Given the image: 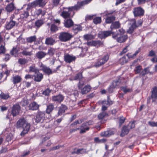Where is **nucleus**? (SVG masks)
<instances>
[{
  "mask_svg": "<svg viewBox=\"0 0 157 157\" xmlns=\"http://www.w3.org/2000/svg\"><path fill=\"white\" fill-rule=\"evenodd\" d=\"M92 0H85L81 2H78L77 5L68 8L61 7L59 11L60 15L64 18H66L69 17L70 12L75 10H78L81 6L87 4L92 1Z\"/></svg>",
  "mask_w": 157,
  "mask_h": 157,
  "instance_id": "1",
  "label": "nucleus"
},
{
  "mask_svg": "<svg viewBox=\"0 0 157 157\" xmlns=\"http://www.w3.org/2000/svg\"><path fill=\"white\" fill-rule=\"evenodd\" d=\"M17 128H21L23 130L20 134L21 136H24L25 134L27 133L30 129V124L26 121L24 118H20L17 122L16 123Z\"/></svg>",
  "mask_w": 157,
  "mask_h": 157,
  "instance_id": "2",
  "label": "nucleus"
},
{
  "mask_svg": "<svg viewBox=\"0 0 157 157\" xmlns=\"http://www.w3.org/2000/svg\"><path fill=\"white\" fill-rule=\"evenodd\" d=\"M119 31L120 33V34H113V38L119 43L125 42L128 38L127 35L124 34L125 32V30L122 29H121L119 30Z\"/></svg>",
  "mask_w": 157,
  "mask_h": 157,
  "instance_id": "3",
  "label": "nucleus"
},
{
  "mask_svg": "<svg viewBox=\"0 0 157 157\" xmlns=\"http://www.w3.org/2000/svg\"><path fill=\"white\" fill-rule=\"evenodd\" d=\"M47 2V0H36L28 5L27 9H30L32 7H35L37 6L43 7Z\"/></svg>",
  "mask_w": 157,
  "mask_h": 157,
  "instance_id": "4",
  "label": "nucleus"
},
{
  "mask_svg": "<svg viewBox=\"0 0 157 157\" xmlns=\"http://www.w3.org/2000/svg\"><path fill=\"white\" fill-rule=\"evenodd\" d=\"M72 37V35L70 33L64 32L60 33L59 39L60 41L65 42L70 40Z\"/></svg>",
  "mask_w": 157,
  "mask_h": 157,
  "instance_id": "5",
  "label": "nucleus"
},
{
  "mask_svg": "<svg viewBox=\"0 0 157 157\" xmlns=\"http://www.w3.org/2000/svg\"><path fill=\"white\" fill-rule=\"evenodd\" d=\"M45 115L44 111H38L36 116L35 122L36 123L43 122L45 118Z\"/></svg>",
  "mask_w": 157,
  "mask_h": 157,
  "instance_id": "6",
  "label": "nucleus"
},
{
  "mask_svg": "<svg viewBox=\"0 0 157 157\" xmlns=\"http://www.w3.org/2000/svg\"><path fill=\"white\" fill-rule=\"evenodd\" d=\"M151 99L153 103L157 101V89H153L151 92V96L148 97L147 98V104L150 103Z\"/></svg>",
  "mask_w": 157,
  "mask_h": 157,
  "instance_id": "7",
  "label": "nucleus"
},
{
  "mask_svg": "<svg viewBox=\"0 0 157 157\" xmlns=\"http://www.w3.org/2000/svg\"><path fill=\"white\" fill-rule=\"evenodd\" d=\"M40 70L42 71L44 73L49 75L53 73L52 71L48 67L41 63L39 65Z\"/></svg>",
  "mask_w": 157,
  "mask_h": 157,
  "instance_id": "8",
  "label": "nucleus"
},
{
  "mask_svg": "<svg viewBox=\"0 0 157 157\" xmlns=\"http://www.w3.org/2000/svg\"><path fill=\"white\" fill-rule=\"evenodd\" d=\"M21 110V107L18 104L13 105L11 108V113L13 117H15L19 114Z\"/></svg>",
  "mask_w": 157,
  "mask_h": 157,
  "instance_id": "9",
  "label": "nucleus"
},
{
  "mask_svg": "<svg viewBox=\"0 0 157 157\" xmlns=\"http://www.w3.org/2000/svg\"><path fill=\"white\" fill-rule=\"evenodd\" d=\"M115 33L112 31L111 30L110 31H104L100 32L98 34V37L101 39L105 38L108 36H110L111 34H115Z\"/></svg>",
  "mask_w": 157,
  "mask_h": 157,
  "instance_id": "10",
  "label": "nucleus"
},
{
  "mask_svg": "<svg viewBox=\"0 0 157 157\" xmlns=\"http://www.w3.org/2000/svg\"><path fill=\"white\" fill-rule=\"evenodd\" d=\"M64 99V96L61 94H59L52 97V101L60 103Z\"/></svg>",
  "mask_w": 157,
  "mask_h": 157,
  "instance_id": "11",
  "label": "nucleus"
},
{
  "mask_svg": "<svg viewBox=\"0 0 157 157\" xmlns=\"http://www.w3.org/2000/svg\"><path fill=\"white\" fill-rule=\"evenodd\" d=\"M76 57L72 55L67 54L64 56V60L67 63H70L75 60Z\"/></svg>",
  "mask_w": 157,
  "mask_h": 157,
  "instance_id": "12",
  "label": "nucleus"
},
{
  "mask_svg": "<svg viewBox=\"0 0 157 157\" xmlns=\"http://www.w3.org/2000/svg\"><path fill=\"white\" fill-rule=\"evenodd\" d=\"M135 17L143 15L144 13V11L140 7H138L134 8L133 11Z\"/></svg>",
  "mask_w": 157,
  "mask_h": 157,
  "instance_id": "13",
  "label": "nucleus"
},
{
  "mask_svg": "<svg viewBox=\"0 0 157 157\" xmlns=\"http://www.w3.org/2000/svg\"><path fill=\"white\" fill-rule=\"evenodd\" d=\"M129 127V125H124L123 126L120 134V136L121 137H124L126 135H127L128 134L130 130Z\"/></svg>",
  "mask_w": 157,
  "mask_h": 157,
  "instance_id": "14",
  "label": "nucleus"
},
{
  "mask_svg": "<svg viewBox=\"0 0 157 157\" xmlns=\"http://www.w3.org/2000/svg\"><path fill=\"white\" fill-rule=\"evenodd\" d=\"M109 56L107 55L104 56L99 60L95 64V66L96 67H99L105 63L108 60Z\"/></svg>",
  "mask_w": 157,
  "mask_h": 157,
  "instance_id": "15",
  "label": "nucleus"
},
{
  "mask_svg": "<svg viewBox=\"0 0 157 157\" xmlns=\"http://www.w3.org/2000/svg\"><path fill=\"white\" fill-rule=\"evenodd\" d=\"M74 151L71 152L72 154H79L86 153L87 152L86 151V149L83 148L81 149H77L76 148L74 149Z\"/></svg>",
  "mask_w": 157,
  "mask_h": 157,
  "instance_id": "16",
  "label": "nucleus"
},
{
  "mask_svg": "<svg viewBox=\"0 0 157 157\" xmlns=\"http://www.w3.org/2000/svg\"><path fill=\"white\" fill-rule=\"evenodd\" d=\"M131 22L132 25L129 28L127 31V33L131 34L134 31V29L136 27L135 20L134 19L131 20Z\"/></svg>",
  "mask_w": 157,
  "mask_h": 157,
  "instance_id": "17",
  "label": "nucleus"
},
{
  "mask_svg": "<svg viewBox=\"0 0 157 157\" xmlns=\"http://www.w3.org/2000/svg\"><path fill=\"white\" fill-rule=\"evenodd\" d=\"M67 109V106L64 105L62 104L59 107V110L58 113V116H61L63 113L65 112V111Z\"/></svg>",
  "mask_w": 157,
  "mask_h": 157,
  "instance_id": "18",
  "label": "nucleus"
},
{
  "mask_svg": "<svg viewBox=\"0 0 157 157\" xmlns=\"http://www.w3.org/2000/svg\"><path fill=\"white\" fill-rule=\"evenodd\" d=\"M34 80L37 82H40L43 78V75L38 71V72L35 73L34 75Z\"/></svg>",
  "mask_w": 157,
  "mask_h": 157,
  "instance_id": "19",
  "label": "nucleus"
},
{
  "mask_svg": "<svg viewBox=\"0 0 157 157\" xmlns=\"http://www.w3.org/2000/svg\"><path fill=\"white\" fill-rule=\"evenodd\" d=\"M40 106L36 102L33 101L29 105V109L32 110H37L39 109Z\"/></svg>",
  "mask_w": 157,
  "mask_h": 157,
  "instance_id": "20",
  "label": "nucleus"
},
{
  "mask_svg": "<svg viewBox=\"0 0 157 157\" xmlns=\"http://www.w3.org/2000/svg\"><path fill=\"white\" fill-rule=\"evenodd\" d=\"M54 109V105L52 103H49L47 105L45 112L47 114H50Z\"/></svg>",
  "mask_w": 157,
  "mask_h": 157,
  "instance_id": "21",
  "label": "nucleus"
},
{
  "mask_svg": "<svg viewBox=\"0 0 157 157\" xmlns=\"http://www.w3.org/2000/svg\"><path fill=\"white\" fill-rule=\"evenodd\" d=\"M55 40L52 37H48L46 39L45 44L48 45H53L55 43Z\"/></svg>",
  "mask_w": 157,
  "mask_h": 157,
  "instance_id": "22",
  "label": "nucleus"
},
{
  "mask_svg": "<svg viewBox=\"0 0 157 157\" xmlns=\"http://www.w3.org/2000/svg\"><path fill=\"white\" fill-rule=\"evenodd\" d=\"M120 27V25L118 21H116L112 24L110 26L111 30L113 31L114 29H117Z\"/></svg>",
  "mask_w": 157,
  "mask_h": 157,
  "instance_id": "23",
  "label": "nucleus"
},
{
  "mask_svg": "<svg viewBox=\"0 0 157 157\" xmlns=\"http://www.w3.org/2000/svg\"><path fill=\"white\" fill-rule=\"evenodd\" d=\"M15 9V6L13 4L11 3L8 5L6 7V10L8 12H10L12 11Z\"/></svg>",
  "mask_w": 157,
  "mask_h": 157,
  "instance_id": "24",
  "label": "nucleus"
},
{
  "mask_svg": "<svg viewBox=\"0 0 157 157\" xmlns=\"http://www.w3.org/2000/svg\"><path fill=\"white\" fill-rule=\"evenodd\" d=\"M73 25V22L72 20L70 19L65 21L64 25L66 28H70Z\"/></svg>",
  "mask_w": 157,
  "mask_h": 157,
  "instance_id": "25",
  "label": "nucleus"
},
{
  "mask_svg": "<svg viewBox=\"0 0 157 157\" xmlns=\"http://www.w3.org/2000/svg\"><path fill=\"white\" fill-rule=\"evenodd\" d=\"M47 54L45 52L42 51H40L36 53V56L38 58L41 59L44 58Z\"/></svg>",
  "mask_w": 157,
  "mask_h": 157,
  "instance_id": "26",
  "label": "nucleus"
},
{
  "mask_svg": "<svg viewBox=\"0 0 157 157\" xmlns=\"http://www.w3.org/2000/svg\"><path fill=\"white\" fill-rule=\"evenodd\" d=\"M15 22L13 21H11L7 23L6 25V29H10L13 28L15 25Z\"/></svg>",
  "mask_w": 157,
  "mask_h": 157,
  "instance_id": "27",
  "label": "nucleus"
},
{
  "mask_svg": "<svg viewBox=\"0 0 157 157\" xmlns=\"http://www.w3.org/2000/svg\"><path fill=\"white\" fill-rule=\"evenodd\" d=\"M82 29V27L80 25H73V30L75 33H77L79 31H81Z\"/></svg>",
  "mask_w": 157,
  "mask_h": 157,
  "instance_id": "28",
  "label": "nucleus"
},
{
  "mask_svg": "<svg viewBox=\"0 0 157 157\" xmlns=\"http://www.w3.org/2000/svg\"><path fill=\"white\" fill-rule=\"evenodd\" d=\"M22 79L21 77L18 75H16L13 77V82L14 84L21 82Z\"/></svg>",
  "mask_w": 157,
  "mask_h": 157,
  "instance_id": "29",
  "label": "nucleus"
},
{
  "mask_svg": "<svg viewBox=\"0 0 157 157\" xmlns=\"http://www.w3.org/2000/svg\"><path fill=\"white\" fill-rule=\"evenodd\" d=\"M39 70L35 67L34 65H33L29 67V71L30 72H33L35 73L38 72Z\"/></svg>",
  "mask_w": 157,
  "mask_h": 157,
  "instance_id": "30",
  "label": "nucleus"
},
{
  "mask_svg": "<svg viewBox=\"0 0 157 157\" xmlns=\"http://www.w3.org/2000/svg\"><path fill=\"white\" fill-rule=\"evenodd\" d=\"M94 123L93 121L92 120H90L86 122L85 123L82 124L81 126V128H83L87 125H91L93 124Z\"/></svg>",
  "mask_w": 157,
  "mask_h": 157,
  "instance_id": "31",
  "label": "nucleus"
},
{
  "mask_svg": "<svg viewBox=\"0 0 157 157\" xmlns=\"http://www.w3.org/2000/svg\"><path fill=\"white\" fill-rule=\"evenodd\" d=\"M120 84V82L118 81H114L112 82V84L110 86V88H114L118 87V86Z\"/></svg>",
  "mask_w": 157,
  "mask_h": 157,
  "instance_id": "32",
  "label": "nucleus"
},
{
  "mask_svg": "<svg viewBox=\"0 0 157 157\" xmlns=\"http://www.w3.org/2000/svg\"><path fill=\"white\" fill-rule=\"evenodd\" d=\"M36 40V36H31L27 38V40L28 42L31 43L35 42Z\"/></svg>",
  "mask_w": 157,
  "mask_h": 157,
  "instance_id": "33",
  "label": "nucleus"
},
{
  "mask_svg": "<svg viewBox=\"0 0 157 157\" xmlns=\"http://www.w3.org/2000/svg\"><path fill=\"white\" fill-rule=\"evenodd\" d=\"M115 19V17L113 16L108 17L106 19L105 21L107 23H110L114 21Z\"/></svg>",
  "mask_w": 157,
  "mask_h": 157,
  "instance_id": "34",
  "label": "nucleus"
},
{
  "mask_svg": "<svg viewBox=\"0 0 157 157\" xmlns=\"http://www.w3.org/2000/svg\"><path fill=\"white\" fill-rule=\"evenodd\" d=\"M92 45L98 47L103 44V43L100 41H93L92 42Z\"/></svg>",
  "mask_w": 157,
  "mask_h": 157,
  "instance_id": "35",
  "label": "nucleus"
},
{
  "mask_svg": "<svg viewBox=\"0 0 157 157\" xmlns=\"http://www.w3.org/2000/svg\"><path fill=\"white\" fill-rule=\"evenodd\" d=\"M29 16V13L27 11H25L20 15L21 17L22 18H26Z\"/></svg>",
  "mask_w": 157,
  "mask_h": 157,
  "instance_id": "36",
  "label": "nucleus"
},
{
  "mask_svg": "<svg viewBox=\"0 0 157 157\" xmlns=\"http://www.w3.org/2000/svg\"><path fill=\"white\" fill-rule=\"evenodd\" d=\"M4 44H2L0 46V54H2L4 53L6 51L5 47V44L4 42Z\"/></svg>",
  "mask_w": 157,
  "mask_h": 157,
  "instance_id": "37",
  "label": "nucleus"
},
{
  "mask_svg": "<svg viewBox=\"0 0 157 157\" xmlns=\"http://www.w3.org/2000/svg\"><path fill=\"white\" fill-rule=\"evenodd\" d=\"M93 22L95 24L100 23L101 22V18L99 17H97L94 18L93 20Z\"/></svg>",
  "mask_w": 157,
  "mask_h": 157,
  "instance_id": "38",
  "label": "nucleus"
},
{
  "mask_svg": "<svg viewBox=\"0 0 157 157\" xmlns=\"http://www.w3.org/2000/svg\"><path fill=\"white\" fill-rule=\"evenodd\" d=\"M18 52V50L16 48H13V49L10 51V54L13 56H16L17 55V53Z\"/></svg>",
  "mask_w": 157,
  "mask_h": 157,
  "instance_id": "39",
  "label": "nucleus"
},
{
  "mask_svg": "<svg viewBox=\"0 0 157 157\" xmlns=\"http://www.w3.org/2000/svg\"><path fill=\"white\" fill-rule=\"evenodd\" d=\"M107 115V113H106L102 112L98 115V118L99 119H102Z\"/></svg>",
  "mask_w": 157,
  "mask_h": 157,
  "instance_id": "40",
  "label": "nucleus"
},
{
  "mask_svg": "<svg viewBox=\"0 0 157 157\" xmlns=\"http://www.w3.org/2000/svg\"><path fill=\"white\" fill-rule=\"evenodd\" d=\"M126 120L125 118L123 116L120 117L119 119V126H121L122 124Z\"/></svg>",
  "mask_w": 157,
  "mask_h": 157,
  "instance_id": "41",
  "label": "nucleus"
},
{
  "mask_svg": "<svg viewBox=\"0 0 157 157\" xmlns=\"http://www.w3.org/2000/svg\"><path fill=\"white\" fill-rule=\"evenodd\" d=\"M0 97L2 99H6L10 97L9 95L8 94H5L3 93L1 94Z\"/></svg>",
  "mask_w": 157,
  "mask_h": 157,
  "instance_id": "42",
  "label": "nucleus"
},
{
  "mask_svg": "<svg viewBox=\"0 0 157 157\" xmlns=\"http://www.w3.org/2000/svg\"><path fill=\"white\" fill-rule=\"evenodd\" d=\"M43 24V21L42 20H38L35 22V25L38 27L41 26Z\"/></svg>",
  "mask_w": 157,
  "mask_h": 157,
  "instance_id": "43",
  "label": "nucleus"
},
{
  "mask_svg": "<svg viewBox=\"0 0 157 157\" xmlns=\"http://www.w3.org/2000/svg\"><path fill=\"white\" fill-rule=\"evenodd\" d=\"M142 69V67L141 66L139 65L136 66L135 69L134 71H135L136 73H139L140 72L141 70Z\"/></svg>",
  "mask_w": 157,
  "mask_h": 157,
  "instance_id": "44",
  "label": "nucleus"
},
{
  "mask_svg": "<svg viewBox=\"0 0 157 157\" xmlns=\"http://www.w3.org/2000/svg\"><path fill=\"white\" fill-rule=\"evenodd\" d=\"M82 121L81 120H80L79 121L78 120H76L73 123L71 124L70 125V126H74L75 125H76L78 124H79L82 123Z\"/></svg>",
  "mask_w": 157,
  "mask_h": 157,
  "instance_id": "45",
  "label": "nucleus"
},
{
  "mask_svg": "<svg viewBox=\"0 0 157 157\" xmlns=\"http://www.w3.org/2000/svg\"><path fill=\"white\" fill-rule=\"evenodd\" d=\"M19 63L21 65H24L27 63V60L25 59H20L18 60Z\"/></svg>",
  "mask_w": 157,
  "mask_h": 157,
  "instance_id": "46",
  "label": "nucleus"
},
{
  "mask_svg": "<svg viewBox=\"0 0 157 157\" xmlns=\"http://www.w3.org/2000/svg\"><path fill=\"white\" fill-rule=\"evenodd\" d=\"M100 135L102 136L108 137L109 136L108 130L102 132L101 133Z\"/></svg>",
  "mask_w": 157,
  "mask_h": 157,
  "instance_id": "47",
  "label": "nucleus"
},
{
  "mask_svg": "<svg viewBox=\"0 0 157 157\" xmlns=\"http://www.w3.org/2000/svg\"><path fill=\"white\" fill-rule=\"evenodd\" d=\"M83 128L81 129L80 133V134H82L85 133L86 131H88L89 129L90 128L88 127H86L85 128H84V127L83 128Z\"/></svg>",
  "mask_w": 157,
  "mask_h": 157,
  "instance_id": "48",
  "label": "nucleus"
},
{
  "mask_svg": "<svg viewBox=\"0 0 157 157\" xmlns=\"http://www.w3.org/2000/svg\"><path fill=\"white\" fill-rule=\"evenodd\" d=\"M51 92V90H50V89H46L43 92L42 94L45 96H48Z\"/></svg>",
  "mask_w": 157,
  "mask_h": 157,
  "instance_id": "49",
  "label": "nucleus"
},
{
  "mask_svg": "<svg viewBox=\"0 0 157 157\" xmlns=\"http://www.w3.org/2000/svg\"><path fill=\"white\" fill-rule=\"evenodd\" d=\"M55 50L53 48H51L48 50V54L50 55H53L55 53Z\"/></svg>",
  "mask_w": 157,
  "mask_h": 157,
  "instance_id": "50",
  "label": "nucleus"
},
{
  "mask_svg": "<svg viewBox=\"0 0 157 157\" xmlns=\"http://www.w3.org/2000/svg\"><path fill=\"white\" fill-rule=\"evenodd\" d=\"M84 38L86 40H89L93 39L94 36L91 35L86 34L84 36Z\"/></svg>",
  "mask_w": 157,
  "mask_h": 157,
  "instance_id": "51",
  "label": "nucleus"
},
{
  "mask_svg": "<svg viewBox=\"0 0 157 157\" xmlns=\"http://www.w3.org/2000/svg\"><path fill=\"white\" fill-rule=\"evenodd\" d=\"M22 54L25 56H31L32 54V52H28L25 50L22 52Z\"/></svg>",
  "mask_w": 157,
  "mask_h": 157,
  "instance_id": "52",
  "label": "nucleus"
},
{
  "mask_svg": "<svg viewBox=\"0 0 157 157\" xmlns=\"http://www.w3.org/2000/svg\"><path fill=\"white\" fill-rule=\"evenodd\" d=\"M58 30L57 27L54 25L52 24L51 26V30L52 32H55Z\"/></svg>",
  "mask_w": 157,
  "mask_h": 157,
  "instance_id": "53",
  "label": "nucleus"
},
{
  "mask_svg": "<svg viewBox=\"0 0 157 157\" xmlns=\"http://www.w3.org/2000/svg\"><path fill=\"white\" fill-rule=\"evenodd\" d=\"M81 93L82 94L87 93L90 91V89H81Z\"/></svg>",
  "mask_w": 157,
  "mask_h": 157,
  "instance_id": "54",
  "label": "nucleus"
},
{
  "mask_svg": "<svg viewBox=\"0 0 157 157\" xmlns=\"http://www.w3.org/2000/svg\"><path fill=\"white\" fill-rule=\"evenodd\" d=\"M120 62L121 64H123L124 63H125L127 62V60H126L125 59V56H124L122 57L120 59Z\"/></svg>",
  "mask_w": 157,
  "mask_h": 157,
  "instance_id": "55",
  "label": "nucleus"
},
{
  "mask_svg": "<svg viewBox=\"0 0 157 157\" xmlns=\"http://www.w3.org/2000/svg\"><path fill=\"white\" fill-rule=\"evenodd\" d=\"M148 124L151 126L157 127V122H155L153 121H149L148 122Z\"/></svg>",
  "mask_w": 157,
  "mask_h": 157,
  "instance_id": "56",
  "label": "nucleus"
},
{
  "mask_svg": "<svg viewBox=\"0 0 157 157\" xmlns=\"http://www.w3.org/2000/svg\"><path fill=\"white\" fill-rule=\"evenodd\" d=\"M149 72V70L148 68H145L143 71L141 73V75H144L147 73H148Z\"/></svg>",
  "mask_w": 157,
  "mask_h": 157,
  "instance_id": "57",
  "label": "nucleus"
},
{
  "mask_svg": "<svg viewBox=\"0 0 157 157\" xmlns=\"http://www.w3.org/2000/svg\"><path fill=\"white\" fill-rule=\"evenodd\" d=\"M107 101H108L107 103L109 104V106L112 105L113 103V101L110 99L109 96H107Z\"/></svg>",
  "mask_w": 157,
  "mask_h": 157,
  "instance_id": "58",
  "label": "nucleus"
},
{
  "mask_svg": "<svg viewBox=\"0 0 157 157\" xmlns=\"http://www.w3.org/2000/svg\"><path fill=\"white\" fill-rule=\"evenodd\" d=\"M135 121H132L130 122L129 124H130V128H129L130 129H132L134 128L135 127Z\"/></svg>",
  "mask_w": 157,
  "mask_h": 157,
  "instance_id": "59",
  "label": "nucleus"
},
{
  "mask_svg": "<svg viewBox=\"0 0 157 157\" xmlns=\"http://www.w3.org/2000/svg\"><path fill=\"white\" fill-rule=\"evenodd\" d=\"M82 78V74L81 73H79L77 74L75 77V79L77 80L78 79H81Z\"/></svg>",
  "mask_w": 157,
  "mask_h": 157,
  "instance_id": "60",
  "label": "nucleus"
},
{
  "mask_svg": "<svg viewBox=\"0 0 157 157\" xmlns=\"http://www.w3.org/2000/svg\"><path fill=\"white\" fill-rule=\"evenodd\" d=\"M52 23H56L59 24L60 23V21L58 19H55L53 18H52Z\"/></svg>",
  "mask_w": 157,
  "mask_h": 157,
  "instance_id": "61",
  "label": "nucleus"
},
{
  "mask_svg": "<svg viewBox=\"0 0 157 157\" xmlns=\"http://www.w3.org/2000/svg\"><path fill=\"white\" fill-rule=\"evenodd\" d=\"M124 92V94H126L128 92H131L132 89H121Z\"/></svg>",
  "mask_w": 157,
  "mask_h": 157,
  "instance_id": "62",
  "label": "nucleus"
},
{
  "mask_svg": "<svg viewBox=\"0 0 157 157\" xmlns=\"http://www.w3.org/2000/svg\"><path fill=\"white\" fill-rule=\"evenodd\" d=\"M80 128H75L73 129H71L69 131V133L71 134L73 132H74L77 131L78 130H79Z\"/></svg>",
  "mask_w": 157,
  "mask_h": 157,
  "instance_id": "63",
  "label": "nucleus"
},
{
  "mask_svg": "<svg viewBox=\"0 0 157 157\" xmlns=\"http://www.w3.org/2000/svg\"><path fill=\"white\" fill-rule=\"evenodd\" d=\"M155 53L153 51L151 50L150 52L148 54V56H155Z\"/></svg>",
  "mask_w": 157,
  "mask_h": 157,
  "instance_id": "64",
  "label": "nucleus"
}]
</instances>
